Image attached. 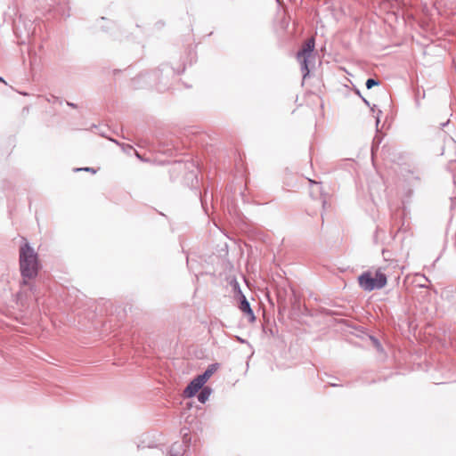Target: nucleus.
<instances>
[{
	"label": "nucleus",
	"mask_w": 456,
	"mask_h": 456,
	"mask_svg": "<svg viewBox=\"0 0 456 456\" xmlns=\"http://www.w3.org/2000/svg\"><path fill=\"white\" fill-rule=\"evenodd\" d=\"M77 171L78 170H84V171H86V172H92L93 174L95 173V170L92 167H85V168H77L76 169Z\"/></svg>",
	"instance_id": "11"
},
{
	"label": "nucleus",
	"mask_w": 456,
	"mask_h": 456,
	"mask_svg": "<svg viewBox=\"0 0 456 456\" xmlns=\"http://www.w3.org/2000/svg\"><path fill=\"white\" fill-rule=\"evenodd\" d=\"M217 370V365L212 364L208 366V368L204 371V373L199 375L200 378L207 382L208 379L215 373V371Z\"/></svg>",
	"instance_id": "8"
},
{
	"label": "nucleus",
	"mask_w": 456,
	"mask_h": 456,
	"mask_svg": "<svg viewBox=\"0 0 456 456\" xmlns=\"http://www.w3.org/2000/svg\"><path fill=\"white\" fill-rule=\"evenodd\" d=\"M0 81H3L4 82V79L2 77H0Z\"/></svg>",
	"instance_id": "17"
},
{
	"label": "nucleus",
	"mask_w": 456,
	"mask_h": 456,
	"mask_svg": "<svg viewBox=\"0 0 456 456\" xmlns=\"http://www.w3.org/2000/svg\"><path fill=\"white\" fill-rule=\"evenodd\" d=\"M379 122V117H377V124Z\"/></svg>",
	"instance_id": "16"
},
{
	"label": "nucleus",
	"mask_w": 456,
	"mask_h": 456,
	"mask_svg": "<svg viewBox=\"0 0 456 456\" xmlns=\"http://www.w3.org/2000/svg\"><path fill=\"white\" fill-rule=\"evenodd\" d=\"M238 340H239V341H240L241 343H243V342H244V340H243V339H241V338H238Z\"/></svg>",
	"instance_id": "15"
},
{
	"label": "nucleus",
	"mask_w": 456,
	"mask_h": 456,
	"mask_svg": "<svg viewBox=\"0 0 456 456\" xmlns=\"http://www.w3.org/2000/svg\"><path fill=\"white\" fill-rule=\"evenodd\" d=\"M375 345L379 350L381 348L380 344L377 340H375Z\"/></svg>",
	"instance_id": "12"
},
{
	"label": "nucleus",
	"mask_w": 456,
	"mask_h": 456,
	"mask_svg": "<svg viewBox=\"0 0 456 456\" xmlns=\"http://www.w3.org/2000/svg\"><path fill=\"white\" fill-rule=\"evenodd\" d=\"M239 307H240L241 312H243L244 314H248L250 316L251 320L255 319L253 312H252V310L250 308V305H249L248 301L246 299V297L244 296L241 297V300H240Z\"/></svg>",
	"instance_id": "6"
},
{
	"label": "nucleus",
	"mask_w": 456,
	"mask_h": 456,
	"mask_svg": "<svg viewBox=\"0 0 456 456\" xmlns=\"http://www.w3.org/2000/svg\"><path fill=\"white\" fill-rule=\"evenodd\" d=\"M386 266H380L376 270L375 276L370 272H364L358 277L360 287L365 291H372L384 288L387 282L385 273Z\"/></svg>",
	"instance_id": "2"
},
{
	"label": "nucleus",
	"mask_w": 456,
	"mask_h": 456,
	"mask_svg": "<svg viewBox=\"0 0 456 456\" xmlns=\"http://www.w3.org/2000/svg\"><path fill=\"white\" fill-rule=\"evenodd\" d=\"M190 441V437L187 434L183 435V441L182 444L175 443L170 449V456H181L188 447V442Z\"/></svg>",
	"instance_id": "5"
},
{
	"label": "nucleus",
	"mask_w": 456,
	"mask_h": 456,
	"mask_svg": "<svg viewBox=\"0 0 456 456\" xmlns=\"http://www.w3.org/2000/svg\"><path fill=\"white\" fill-rule=\"evenodd\" d=\"M122 149L125 152L130 153L131 151H133V147L129 144H122Z\"/></svg>",
	"instance_id": "10"
},
{
	"label": "nucleus",
	"mask_w": 456,
	"mask_h": 456,
	"mask_svg": "<svg viewBox=\"0 0 456 456\" xmlns=\"http://www.w3.org/2000/svg\"><path fill=\"white\" fill-rule=\"evenodd\" d=\"M20 265L24 279L23 284L27 283L26 279H33L37 276L38 271L37 254L28 243L20 247Z\"/></svg>",
	"instance_id": "1"
},
{
	"label": "nucleus",
	"mask_w": 456,
	"mask_h": 456,
	"mask_svg": "<svg viewBox=\"0 0 456 456\" xmlns=\"http://www.w3.org/2000/svg\"><path fill=\"white\" fill-rule=\"evenodd\" d=\"M134 152H135V155L137 156V158L141 159L140 154L137 151H134Z\"/></svg>",
	"instance_id": "14"
},
{
	"label": "nucleus",
	"mask_w": 456,
	"mask_h": 456,
	"mask_svg": "<svg viewBox=\"0 0 456 456\" xmlns=\"http://www.w3.org/2000/svg\"><path fill=\"white\" fill-rule=\"evenodd\" d=\"M206 382L204 380H202L200 376H197L196 378H194L191 382L190 384L187 386V387L184 389V395L185 397H193L197 392L200 390V389H202L204 384Z\"/></svg>",
	"instance_id": "4"
},
{
	"label": "nucleus",
	"mask_w": 456,
	"mask_h": 456,
	"mask_svg": "<svg viewBox=\"0 0 456 456\" xmlns=\"http://www.w3.org/2000/svg\"><path fill=\"white\" fill-rule=\"evenodd\" d=\"M211 393H212V389L210 387H203L198 395V400L201 403H205L208 400Z\"/></svg>",
	"instance_id": "7"
},
{
	"label": "nucleus",
	"mask_w": 456,
	"mask_h": 456,
	"mask_svg": "<svg viewBox=\"0 0 456 456\" xmlns=\"http://www.w3.org/2000/svg\"><path fill=\"white\" fill-rule=\"evenodd\" d=\"M363 102H365L366 105H368V106L370 105V103L367 100L363 99Z\"/></svg>",
	"instance_id": "13"
},
{
	"label": "nucleus",
	"mask_w": 456,
	"mask_h": 456,
	"mask_svg": "<svg viewBox=\"0 0 456 456\" xmlns=\"http://www.w3.org/2000/svg\"><path fill=\"white\" fill-rule=\"evenodd\" d=\"M379 85V81L373 79V78H369L367 81H366V87L368 89H370L371 87H373L374 86H378Z\"/></svg>",
	"instance_id": "9"
},
{
	"label": "nucleus",
	"mask_w": 456,
	"mask_h": 456,
	"mask_svg": "<svg viewBox=\"0 0 456 456\" xmlns=\"http://www.w3.org/2000/svg\"><path fill=\"white\" fill-rule=\"evenodd\" d=\"M314 49V39L312 37L306 40L302 49L297 53V60L300 61L301 64V70L303 73L304 79H305V77L309 74L307 60L312 55Z\"/></svg>",
	"instance_id": "3"
}]
</instances>
